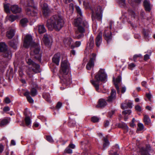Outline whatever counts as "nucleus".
I'll use <instances>...</instances> for the list:
<instances>
[{
    "label": "nucleus",
    "mask_w": 155,
    "mask_h": 155,
    "mask_svg": "<svg viewBox=\"0 0 155 155\" xmlns=\"http://www.w3.org/2000/svg\"><path fill=\"white\" fill-rule=\"evenodd\" d=\"M69 8L71 10H73L74 9V5L73 4L71 3L69 5Z\"/></svg>",
    "instance_id": "obj_60"
},
{
    "label": "nucleus",
    "mask_w": 155,
    "mask_h": 155,
    "mask_svg": "<svg viewBox=\"0 0 155 155\" xmlns=\"http://www.w3.org/2000/svg\"><path fill=\"white\" fill-rule=\"evenodd\" d=\"M142 57V55L141 54H135V55L133 58L134 60V61H136V60L137 58H141Z\"/></svg>",
    "instance_id": "obj_48"
},
{
    "label": "nucleus",
    "mask_w": 155,
    "mask_h": 155,
    "mask_svg": "<svg viewBox=\"0 0 155 155\" xmlns=\"http://www.w3.org/2000/svg\"><path fill=\"white\" fill-rule=\"evenodd\" d=\"M15 142L14 140H12L11 141V144L12 145H15Z\"/></svg>",
    "instance_id": "obj_64"
},
{
    "label": "nucleus",
    "mask_w": 155,
    "mask_h": 155,
    "mask_svg": "<svg viewBox=\"0 0 155 155\" xmlns=\"http://www.w3.org/2000/svg\"><path fill=\"white\" fill-rule=\"evenodd\" d=\"M146 96L147 97L148 99L150 101L151 100V95L149 93H147L146 94Z\"/></svg>",
    "instance_id": "obj_54"
},
{
    "label": "nucleus",
    "mask_w": 155,
    "mask_h": 155,
    "mask_svg": "<svg viewBox=\"0 0 155 155\" xmlns=\"http://www.w3.org/2000/svg\"><path fill=\"white\" fill-rule=\"evenodd\" d=\"M40 51V49L38 48H35L34 50V54L36 55L35 56V58L38 60H40L41 58V56L40 54H38Z\"/></svg>",
    "instance_id": "obj_23"
},
{
    "label": "nucleus",
    "mask_w": 155,
    "mask_h": 155,
    "mask_svg": "<svg viewBox=\"0 0 155 155\" xmlns=\"http://www.w3.org/2000/svg\"><path fill=\"white\" fill-rule=\"evenodd\" d=\"M103 36L107 43H109L112 39L111 33L110 30H105Z\"/></svg>",
    "instance_id": "obj_9"
},
{
    "label": "nucleus",
    "mask_w": 155,
    "mask_h": 155,
    "mask_svg": "<svg viewBox=\"0 0 155 155\" xmlns=\"http://www.w3.org/2000/svg\"><path fill=\"white\" fill-rule=\"evenodd\" d=\"M143 33L144 37L145 38H147L148 37L149 34L147 32L145 31L144 30L143 31Z\"/></svg>",
    "instance_id": "obj_51"
},
{
    "label": "nucleus",
    "mask_w": 155,
    "mask_h": 155,
    "mask_svg": "<svg viewBox=\"0 0 155 155\" xmlns=\"http://www.w3.org/2000/svg\"><path fill=\"white\" fill-rule=\"evenodd\" d=\"M25 124L27 126H29L31 123V120L29 117H26L25 119Z\"/></svg>",
    "instance_id": "obj_34"
},
{
    "label": "nucleus",
    "mask_w": 155,
    "mask_h": 155,
    "mask_svg": "<svg viewBox=\"0 0 155 155\" xmlns=\"http://www.w3.org/2000/svg\"><path fill=\"white\" fill-rule=\"evenodd\" d=\"M96 58V54L93 53L91 57L89 62L87 64L86 68L87 70H90L94 66V61Z\"/></svg>",
    "instance_id": "obj_7"
},
{
    "label": "nucleus",
    "mask_w": 155,
    "mask_h": 155,
    "mask_svg": "<svg viewBox=\"0 0 155 155\" xmlns=\"http://www.w3.org/2000/svg\"><path fill=\"white\" fill-rule=\"evenodd\" d=\"M87 45V46L89 47L91 49L93 47L94 45V38L93 37H90Z\"/></svg>",
    "instance_id": "obj_27"
},
{
    "label": "nucleus",
    "mask_w": 155,
    "mask_h": 155,
    "mask_svg": "<svg viewBox=\"0 0 155 155\" xmlns=\"http://www.w3.org/2000/svg\"><path fill=\"white\" fill-rule=\"evenodd\" d=\"M60 55V53H58L54 55L52 58L53 62L57 65L59 64Z\"/></svg>",
    "instance_id": "obj_17"
},
{
    "label": "nucleus",
    "mask_w": 155,
    "mask_h": 155,
    "mask_svg": "<svg viewBox=\"0 0 155 155\" xmlns=\"http://www.w3.org/2000/svg\"><path fill=\"white\" fill-rule=\"evenodd\" d=\"M143 3L145 10L147 11L150 12L151 8L149 1L145 0L144 1Z\"/></svg>",
    "instance_id": "obj_21"
},
{
    "label": "nucleus",
    "mask_w": 155,
    "mask_h": 155,
    "mask_svg": "<svg viewBox=\"0 0 155 155\" xmlns=\"http://www.w3.org/2000/svg\"><path fill=\"white\" fill-rule=\"evenodd\" d=\"M83 5L86 8H90V3L88 2H84Z\"/></svg>",
    "instance_id": "obj_43"
},
{
    "label": "nucleus",
    "mask_w": 155,
    "mask_h": 155,
    "mask_svg": "<svg viewBox=\"0 0 155 155\" xmlns=\"http://www.w3.org/2000/svg\"><path fill=\"white\" fill-rule=\"evenodd\" d=\"M102 33L101 32L99 33L98 35H97L96 39V44L97 47H99L102 42Z\"/></svg>",
    "instance_id": "obj_16"
},
{
    "label": "nucleus",
    "mask_w": 155,
    "mask_h": 155,
    "mask_svg": "<svg viewBox=\"0 0 155 155\" xmlns=\"http://www.w3.org/2000/svg\"><path fill=\"white\" fill-rule=\"evenodd\" d=\"M118 126L120 128L125 129L127 130H128V126L124 122H122L119 124L118 125Z\"/></svg>",
    "instance_id": "obj_32"
},
{
    "label": "nucleus",
    "mask_w": 155,
    "mask_h": 155,
    "mask_svg": "<svg viewBox=\"0 0 155 155\" xmlns=\"http://www.w3.org/2000/svg\"><path fill=\"white\" fill-rule=\"evenodd\" d=\"M26 13L27 15L29 16H35L37 15V12L33 11V8L32 7H29L26 9Z\"/></svg>",
    "instance_id": "obj_13"
},
{
    "label": "nucleus",
    "mask_w": 155,
    "mask_h": 155,
    "mask_svg": "<svg viewBox=\"0 0 155 155\" xmlns=\"http://www.w3.org/2000/svg\"><path fill=\"white\" fill-rule=\"evenodd\" d=\"M3 110L4 111L6 112L10 110V108L8 106L5 107H4Z\"/></svg>",
    "instance_id": "obj_53"
},
{
    "label": "nucleus",
    "mask_w": 155,
    "mask_h": 155,
    "mask_svg": "<svg viewBox=\"0 0 155 155\" xmlns=\"http://www.w3.org/2000/svg\"><path fill=\"white\" fill-rule=\"evenodd\" d=\"M121 80V77L120 76H119L117 77L115 81H114V84L115 87L117 90V93H119L120 92L119 87L118 86V84L120 82Z\"/></svg>",
    "instance_id": "obj_18"
},
{
    "label": "nucleus",
    "mask_w": 155,
    "mask_h": 155,
    "mask_svg": "<svg viewBox=\"0 0 155 155\" xmlns=\"http://www.w3.org/2000/svg\"><path fill=\"white\" fill-rule=\"evenodd\" d=\"M107 75L104 71V70L100 69L95 76V80H91L90 82L95 87L97 91L99 90V82H104L106 81Z\"/></svg>",
    "instance_id": "obj_3"
},
{
    "label": "nucleus",
    "mask_w": 155,
    "mask_h": 155,
    "mask_svg": "<svg viewBox=\"0 0 155 155\" xmlns=\"http://www.w3.org/2000/svg\"><path fill=\"white\" fill-rule=\"evenodd\" d=\"M109 122L108 120H107L105 121V122H104V126L106 127H107L109 125Z\"/></svg>",
    "instance_id": "obj_55"
},
{
    "label": "nucleus",
    "mask_w": 155,
    "mask_h": 155,
    "mask_svg": "<svg viewBox=\"0 0 155 155\" xmlns=\"http://www.w3.org/2000/svg\"><path fill=\"white\" fill-rule=\"evenodd\" d=\"M141 84L143 86L147 88V82L146 81H143L142 82Z\"/></svg>",
    "instance_id": "obj_58"
},
{
    "label": "nucleus",
    "mask_w": 155,
    "mask_h": 155,
    "mask_svg": "<svg viewBox=\"0 0 155 155\" xmlns=\"http://www.w3.org/2000/svg\"><path fill=\"white\" fill-rule=\"evenodd\" d=\"M21 3L26 4L27 6L30 7H32L34 5V2L33 0H21Z\"/></svg>",
    "instance_id": "obj_20"
},
{
    "label": "nucleus",
    "mask_w": 155,
    "mask_h": 155,
    "mask_svg": "<svg viewBox=\"0 0 155 155\" xmlns=\"http://www.w3.org/2000/svg\"><path fill=\"white\" fill-rule=\"evenodd\" d=\"M126 88L125 87H122L121 90V93H124L126 91Z\"/></svg>",
    "instance_id": "obj_56"
},
{
    "label": "nucleus",
    "mask_w": 155,
    "mask_h": 155,
    "mask_svg": "<svg viewBox=\"0 0 155 155\" xmlns=\"http://www.w3.org/2000/svg\"><path fill=\"white\" fill-rule=\"evenodd\" d=\"M131 111L130 110H125L122 112V114L124 116H127V115H130Z\"/></svg>",
    "instance_id": "obj_38"
},
{
    "label": "nucleus",
    "mask_w": 155,
    "mask_h": 155,
    "mask_svg": "<svg viewBox=\"0 0 155 155\" xmlns=\"http://www.w3.org/2000/svg\"><path fill=\"white\" fill-rule=\"evenodd\" d=\"M42 11L43 15L45 16H47L49 13L50 11L46 4H44L43 6L42 7Z\"/></svg>",
    "instance_id": "obj_19"
},
{
    "label": "nucleus",
    "mask_w": 155,
    "mask_h": 155,
    "mask_svg": "<svg viewBox=\"0 0 155 155\" xmlns=\"http://www.w3.org/2000/svg\"><path fill=\"white\" fill-rule=\"evenodd\" d=\"M43 97L48 102H51L50 95L48 93H44L43 94Z\"/></svg>",
    "instance_id": "obj_31"
},
{
    "label": "nucleus",
    "mask_w": 155,
    "mask_h": 155,
    "mask_svg": "<svg viewBox=\"0 0 155 155\" xmlns=\"http://www.w3.org/2000/svg\"><path fill=\"white\" fill-rule=\"evenodd\" d=\"M3 145L1 144H0V152H2V151L3 150Z\"/></svg>",
    "instance_id": "obj_61"
},
{
    "label": "nucleus",
    "mask_w": 155,
    "mask_h": 155,
    "mask_svg": "<svg viewBox=\"0 0 155 155\" xmlns=\"http://www.w3.org/2000/svg\"><path fill=\"white\" fill-rule=\"evenodd\" d=\"M62 104L60 102H58L56 106V108L59 109L61 106Z\"/></svg>",
    "instance_id": "obj_50"
},
{
    "label": "nucleus",
    "mask_w": 155,
    "mask_h": 155,
    "mask_svg": "<svg viewBox=\"0 0 155 155\" xmlns=\"http://www.w3.org/2000/svg\"><path fill=\"white\" fill-rule=\"evenodd\" d=\"M27 63L30 66L26 72L27 74L30 78L33 76L34 73H36L40 72V66L30 59H26Z\"/></svg>",
    "instance_id": "obj_5"
},
{
    "label": "nucleus",
    "mask_w": 155,
    "mask_h": 155,
    "mask_svg": "<svg viewBox=\"0 0 155 155\" xmlns=\"http://www.w3.org/2000/svg\"><path fill=\"white\" fill-rule=\"evenodd\" d=\"M24 95L27 97L28 101L30 103H32L34 102L33 99L29 95V91H27L24 94Z\"/></svg>",
    "instance_id": "obj_25"
},
{
    "label": "nucleus",
    "mask_w": 155,
    "mask_h": 155,
    "mask_svg": "<svg viewBox=\"0 0 155 155\" xmlns=\"http://www.w3.org/2000/svg\"><path fill=\"white\" fill-rule=\"evenodd\" d=\"M69 71V67L66 60L62 61L61 64V69L60 70L61 73L63 74L61 78L64 84L68 85L71 83V79L68 77L67 74Z\"/></svg>",
    "instance_id": "obj_4"
},
{
    "label": "nucleus",
    "mask_w": 155,
    "mask_h": 155,
    "mask_svg": "<svg viewBox=\"0 0 155 155\" xmlns=\"http://www.w3.org/2000/svg\"><path fill=\"white\" fill-rule=\"evenodd\" d=\"M99 119L96 116H94L91 118V120L94 123L98 122L99 120Z\"/></svg>",
    "instance_id": "obj_42"
},
{
    "label": "nucleus",
    "mask_w": 155,
    "mask_h": 155,
    "mask_svg": "<svg viewBox=\"0 0 155 155\" xmlns=\"http://www.w3.org/2000/svg\"><path fill=\"white\" fill-rule=\"evenodd\" d=\"M9 5L8 4H5L4 5V8L5 11L7 13H9L10 12L9 9Z\"/></svg>",
    "instance_id": "obj_40"
},
{
    "label": "nucleus",
    "mask_w": 155,
    "mask_h": 155,
    "mask_svg": "<svg viewBox=\"0 0 155 155\" xmlns=\"http://www.w3.org/2000/svg\"><path fill=\"white\" fill-rule=\"evenodd\" d=\"M112 152V151H110L109 153V154L112 155H118L116 152H114L113 153Z\"/></svg>",
    "instance_id": "obj_63"
},
{
    "label": "nucleus",
    "mask_w": 155,
    "mask_h": 155,
    "mask_svg": "<svg viewBox=\"0 0 155 155\" xmlns=\"http://www.w3.org/2000/svg\"><path fill=\"white\" fill-rule=\"evenodd\" d=\"M135 110L138 111H140L141 110V107L139 105L135 106Z\"/></svg>",
    "instance_id": "obj_46"
},
{
    "label": "nucleus",
    "mask_w": 155,
    "mask_h": 155,
    "mask_svg": "<svg viewBox=\"0 0 155 155\" xmlns=\"http://www.w3.org/2000/svg\"><path fill=\"white\" fill-rule=\"evenodd\" d=\"M69 147L72 149H74L75 148V145L72 144H70L69 145Z\"/></svg>",
    "instance_id": "obj_62"
},
{
    "label": "nucleus",
    "mask_w": 155,
    "mask_h": 155,
    "mask_svg": "<svg viewBox=\"0 0 155 155\" xmlns=\"http://www.w3.org/2000/svg\"><path fill=\"white\" fill-rule=\"evenodd\" d=\"M119 2L123 5H124L125 4V0H119Z\"/></svg>",
    "instance_id": "obj_57"
},
{
    "label": "nucleus",
    "mask_w": 155,
    "mask_h": 155,
    "mask_svg": "<svg viewBox=\"0 0 155 155\" xmlns=\"http://www.w3.org/2000/svg\"><path fill=\"white\" fill-rule=\"evenodd\" d=\"M46 139L48 142L50 143H52L53 142V140L52 139L51 137L50 136H46Z\"/></svg>",
    "instance_id": "obj_44"
},
{
    "label": "nucleus",
    "mask_w": 155,
    "mask_h": 155,
    "mask_svg": "<svg viewBox=\"0 0 155 155\" xmlns=\"http://www.w3.org/2000/svg\"><path fill=\"white\" fill-rule=\"evenodd\" d=\"M76 9L78 15H79L80 17L74 20V24L75 26L78 27V30L76 31L75 37L78 39H80L83 37V33L85 31L82 25L85 26L87 23L82 20V13L79 7L76 6Z\"/></svg>",
    "instance_id": "obj_2"
},
{
    "label": "nucleus",
    "mask_w": 155,
    "mask_h": 155,
    "mask_svg": "<svg viewBox=\"0 0 155 155\" xmlns=\"http://www.w3.org/2000/svg\"><path fill=\"white\" fill-rule=\"evenodd\" d=\"M104 143L103 144V147L104 148H105L109 146V142L107 139L106 138H104Z\"/></svg>",
    "instance_id": "obj_35"
},
{
    "label": "nucleus",
    "mask_w": 155,
    "mask_h": 155,
    "mask_svg": "<svg viewBox=\"0 0 155 155\" xmlns=\"http://www.w3.org/2000/svg\"><path fill=\"white\" fill-rule=\"evenodd\" d=\"M81 45V42L79 41H76L75 43V46L76 47H78Z\"/></svg>",
    "instance_id": "obj_52"
},
{
    "label": "nucleus",
    "mask_w": 155,
    "mask_h": 155,
    "mask_svg": "<svg viewBox=\"0 0 155 155\" xmlns=\"http://www.w3.org/2000/svg\"><path fill=\"white\" fill-rule=\"evenodd\" d=\"M17 18V17L13 15H11L9 16L8 19L11 22L13 21Z\"/></svg>",
    "instance_id": "obj_41"
},
{
    "label": "nucleus",
    "mask_w": 155,
    "mask_h": 155,
    "mask_svg": "<svg viewBox=\"0 0 155 155\" xmlns=\"http://www.w3.org/2000/svg\"><path fill=\"white\" fill-rule=\"evenodd\" d=\"M149 58V55L148 54H146L144 56V60L145 61L147 60Z\"/></svg>",
    "instance_id": "obj_59"
},
{
    "label": "nucleus",
    "mask_w": 155,
    "mask_h": 155,
    "mask_svg": "<svg viewBox=\"0 0 155 155\" xmlns=\"http://www.w3.org/2000/svg\"><path fill=\"white\" fill-rule=\"evenodd\" d=\"M28 20L26 18H23L20 21V24L22 27H24L26 25Z\"/></svg>",
    "instance_id": "obj_33"
},
{
    "label": "nucleus",
    "mask_w": 155,
    "mask_h": 155,
    "mask_svg": "<svg viewBox=\"0 0 155 155\" xmlns=\"http://www.w3.org/2000/svg\"><path fill=\"white\" fill-rule=\"evenodd\" d=\"M3 52V57L5 58L7 60H9L11 59L12 56V54L10 50L7 49L6 51Z\"/></svg>",
    "instance_id": "obj_15"
},
{
    "label": "nucleus",
    "mask_w": 155,
    "mask_h": 155,
    "mask_svg": "<svg viewBox=\"0 0 155 155\" xmlns=\"http://www.w3.org/2000/svg\"><path fill=\"white\" fill-rule=\"evenodd\" d=\"M10 120V119L5 118L2 120L0 124V126L1 127H3L7 124L9 123Z\"/></svg>",
    "instance_id": "obj_28"
},
{
    "label": "nucleus",
    "mask_w": 155,
    "mask_h": 155,
    "mask_svg": "<svg viewBox=\"0 0 155 155\" xmlns=\"http://www.w3.org/2000/svg\"><path fill=\"white\" fill-rule=\"evenodd\" d=\"M72 42L71 38L69 37L65 38L64 40V44L66 47L70 46Z\"/></svg>",
    "instance_id": "obj_22"
},
{
    "label": "nucleus",
    "mask_w": 155,
    "mask_h": 155,
    "mask_svg": "<svg viewBox=\"0 0 155 155\" xmlns=\"http://www.w3.org/2000/svg\"><path fill=\"white\" fill-rule=\"evenodd\" d=\"M38 31L40 34H42L46 31V29L44 25H39L38 27Z\"/></svg>",
    "instance_id": "obj_29"
},
{
    "label": "nucleus",
    "mask_w": 155,
    "mask_h": 155,
    "mask_svg": "<svg viewBox=\"0 0 155 155\" xmlns=\"http://www.w3.org/2000/svg\"><path fill=\"white\" fill-rule=\"evenodd\" d=\"M4 101L6 104H9L11 102L10 99L8 97H6Z\"/></svg>",
    "instance_id": "obj_49"
},
{
    "label": "nucleus",
    "mask_w": 155,
    "mask_h": 155,
    "mask_svg": "<svg viewBox=\"0 0 155 155\" xmlns=\"http://www.w3.org/2000/svg\"><path fill=\"white\" fill-rule=\"evenodd\" d=\"M144 122L146 124H148L150 122V120L147 115H145L143 119Z\"/></svg>",
    "instance_id": "obj_37"
},
{
    "label": "nucleus",
    "mask_w": 155,
    "mask_h": 155,
    "mask_svg": "<svg viewBox=\"0 0 155 155\" xmlns=\"http://www.w3.org/2000/svg\"><path fill=\"white\" fill-rule=\"evenodd\" d=\"M33 43L31 36L28 35H26L24 39V47L26 48H27L30 45H32Z\"/></svg>",
    "instance_id": "obj_6"
},
{
    "label": "nucleus",
    "mask_w": 155,
    "mask_h": 155,
    "mask_svg": "<svg viewBox=\"0 0 155 155\" xmlns=\"http://www.w3.org/2000/svg\"><path fill=\"white\" fill-rule=\"evenodd\" d=\"M95 10L96 15L95 18L98 20H101L102 12L101 7L100 6H98L97 7Z\"/></svg>",
    "instance_id": "obj_8"
},
{
    "label": "nucleus",
    "mask_w": 155,
    "mask_h": 155,
    "mask_svg": "<svg viewBox=\"0 0 155 155\" xmlns=\"http://www.w3.org/2000/svg\"><path fill=\"white\" fill-rule=\"evenodd\" d=\"M135 67V65L133 63H131L129 65V68L131 70H132Z\"/></svg>",
    "instance_id": "obj_47"
},
{
    "label": "nucleus",
    "mask_w": 155,
    "mask_h": 155,
    "mask_svg": "<svg viewBox=\"0 0 155 155\" xmlns=\"http://www.w3.org/2000/svg\"><path fill=\"white\" fill-rule=\"evenodd\" d=\"M65 153H71L72 152V150L70 149L69 147H67L65 150Z\"/></svg>",
    "instance_id": "obj_45"
},
{
    "label": "nucleus",
    "mask_w": 155,
    "mask_h": 155,
    "mask_svg": "<svg viewBox=\"0 0 155 155\" xmlns=\"http://www.w3.org/2000/svg\"><path fill=\"white\" fill-rule=\"evenodd\" d=\"M116 92L115 90L112 89L110 93V95L109 96L107 100V101L109 102H112L116 99Z\"/></svg>",
    "instance_id": "obj_10"
},
{
    "label": "nucleus",
    "mask_w": 155,
    "mask_h": 155,
    "mask_svg": "<svg viewBox=\"0 0 155 155\" xmlns=\"http://www.w3.org/2000/svg\"><path fill=\"white\" fill-rule=\"evenodd\" d=\"M64 24L63 17L59 15H56L48 20L46 25L49 30L52 31L54 29L59 31L63 27Z\"/></svg>",
    "instance_id": "obj_1"
},
{
    "label": "nucleus",
    "mask_w": 155,
    "mask_h": 155,
    "mask_svg": "<svg viewBox=\"0 0 155 155\" xmlns=\"http://www.w3.org/2000/svg\"><path fill=\"white\" fill-rule=\"evenodd\" d=\"M10 8L12 12L14 14L19 13L21 11V8L16 5H12L11 6Z\"/></svg>",
    "instance_id": "obj_11"
},
{
    "label": "nucleus",
    "mask_w": 155,
    "mask_h": 155,
    "mask_svg": "<svg viewBox=\"0 0 155 155\" xmlns=\"http://www.w3.org/2000/svg\"><path fill=\"white\" fill-rule=\"evenodd\" d=\"M43 41L46 45H49L50 43L48 37V35H45L43 38Z\"/></svg>",
    "instance_id": "obj_30"
},
{
    "label": "nucleus",
    "mask_w": 155,
    "mask_h": 155,
    "mask_svg": "<svg viewBox=\"0 0 155 155\" xmlns=\"http://www.w3.org/2000/svg\"><path fill=\"white\" fill-rule=\"evenodd\" d=\"M107 104V103L105 99H100L99 100L96 107L98 108H104Z\"/></svg>",
    "instance_id": "obj_14"
},
{
    "label": "nucleus",
    "mask_w": 155,
    "mask_h": 155,
    "mask_svg": "<svg viewBox=\"0 0 155 155\" xmlns=\"http://www.w3.org/2000/svg\"><path fill=\"white\" fill-rule=\"evenodd\" d=\"M14 30L13 29H11L7 31L6 36L8 38L11 39L14 36Z\"/></svg>",
    "instance_id": "obj_26"
},
{
    "label": "nucleus",
    "mask_w": 155,
    "mask_h": 155,
    "mask_svg": "<svg viewBox=\"0 0 155 155\" xmlns=\"http://www.w3.org/2000/svg\"><path fill=\"white\" fill-rule=\"evenodd\" d=\"M138 128L137 131L142 130L144 128V126L143 124L141 123H139L137 124Z\"/></svg>",
    "instance_id": "obj_39"
},
{
    "label": "nucleus",
    "mask_w": 155,
    "mask_h": 155,
    "mask_svg": "<svg viewBox=\"0 0 155 155\" xmlns=\"http://www.w3.org/2000/svg\"><path fill=\"white\" fill-rule=\"evenodd\" d=\"M132 104V103L130 101H125L124 103L121 104V108L123 109H125L127 108H131Z\"/></svg>",
    "instance_id": "obj_12"
},
{
    "label": "nucleus",
    "mask_w": 155,
    "mask_h": 155,
    "mask_svg": "<svg viewBox=\"0 0 155 155\" xmlns=\"http://www.w3.org/2000/svg\"><path fill=\"white\" fill-rule=\"evenodd\" d=\"M30 94L33 97L35 96L37 94L36 90L34 88H32L31 90Z\"/></svg>",
    "instance_id": "obj_36"
},
{
    "label": "nucleus",
    "mask_w": 155,
    "mask_h": 155,
    "mask_svg": "<svg viewBox=\"0 0 155 155\" xmlns=\"http://www.w3.org/2000/svg\"><path fill=\"white\" fill-rule=\"evenodd\" d=\"M7 49V46L3 42L0 43V52H3Z\"/></svg>",
    "instance_id": "obj_24"
}]
</instances>
